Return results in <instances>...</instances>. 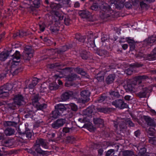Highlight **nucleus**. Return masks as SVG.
Segmentation results:
<instances>
[{"label":"nucleus","mask_w":156,"mask_h":156,"mask_svg":"<svg viewBox=\"0 0 156 156\" xmlns=\"http://www.w3.org/2000/svg\"><path fill=\"white\" fill-rule=\"evenodd\" d=\"M48 143L46 140L42 138L37 139L34 146V148L38 153L42 155L48 154V152L42 150L40 147V145L45 149L48 148Z\"/></svg>","instance_id":"nucleus-1"},{"label":"nucleus","mask_w":156,"mask_h":156,"mask_svg":"<svg viewBox=\"0 0 156 156\" xmlns=\"http://www.w3.org/2000/svg\"><path fill=\"white\" fill-rule=\"evenodd\" d=\"M110 5L107 3L103 4L99 8L103 11L106 12H110L111 11H114L117 8V0H110Z\"/></svg>","instance_id":"nucleus-2"},{"label":"nucleus","mask_w":156,"mask_h":156,"mask_svg":"<svg viewBox=\"0 0 156 156\" xmlns=\"http://www.w3.org/2000/svg\"><path fill=\"white\" fill-rule=\"evenodd\" d=\"M77 123L79 125V127L87 128L90 131H94L96 129V127H94L87 118H83V119L79 118Z\"/></svg>","instance_id":"nucleus-3"},{"label":"nucleus","mask_w":156,"mask_h":156,"mask_svg":"<svg viewBox=\"0 0 156 156\" xmlns=\"http://www.w3.org/2000/svg\"><path fill=\"white\" fill-rule=\"evenodd\" d=\"M24 51L21 55V60L29 61L30 58L33 57L34 51L30 46H26L24 48Z\"/></svg>","instance_id":"nucleus-4"},{"label":"nucleus","mask_w":156,"mask_h":156,"mask_svg":"<svg viewBox=\"0 0 156 156\" xmlns=\"http://www.w3.org/2000/svg\"><path fill=\"white\" fill-rule=\"evenodd\" d=\"M13 86L10 83H7L0 87V98H4L9 96V91L12 89Z\"/></svg>","instance_id":"nucleus-5"},{"label":"nucleus","mask_w":156,"mask_h":156,"mask_svg":"<svg viewBox=\"0 0 156 156\" xmlns=\"http://www.w3.org/2000/svg\"><path fill=\"white\" fill-rule=\"evenodd\" d=\"M125 41H126L129 44L130 51H133L135 49L136 42L134 40L133 37H127L125 38L121 37L119 42H124Z\"/></svg>","instance_id":"nucleus-6"},{"label":"nucleus","mask_w":156,"mask_h":156,"mask_svg":"<svg viewBox=\"0 0 156 156\" xmlns=\"http://www.w3.org/2000/svg\"><path fill=\"white\" fill-rule=\"evenodd\" d=\"M90 94V92L88 90H82L81 92L80 95L82 103H85L89 101Z\"/></svg>","instance_id":"nucleus-7"},{"label":"nucleus","mask_w":156,"mask_h":156,"mask_svg":"<svg viewBox=\"0 0 156 156\" xmlns=\"http://www.w3.org/2000/svg\"><path fill=\"white\" fill-rule=\"evenodd\" d=\"M77 77V75L74 73H72L68 75L67 77L68 81L66 83V86L67 87H70L73 86H75L76 84L72 81L75 80Z\"/></svg>","instance_id":"nucleus-8"},{"label":"nucleus","mask_w":156,"mask_h":156,"mask_svg":"<svg viewBox=\"0 0 156 156\" xmlns=\"http://www.w3.org/2000/svg\"><path fill=\"white\" fill-rule=\"evenodd\" d=\"M13 100L18 107L23 106L25 104L24 98L22 95L20 94L15 95L13 98Z\"/></svg>","instance_id":"nucleus-9"},{"label":"nucleus","mask_w":156,"mask_h":156,"mask_svg":"<svg viewBox=\"0 0 156 156\" xmlns=\"http://www.w3.org/2000/svg\"><path fill=\"white\" fill-rule=\"evenodd\" d=\"M78 14L79 16L83 18L86 19L89 21H93V20L90 19L91 17L90 13L86 10H80L79 11Z\"/></svg>","instance_id":"nucleus-10"},{"label":"nucleus","mask_w":156,"mask_h":156,"mask_svg":"<svg viewBox=\"0 0 156 156\" xmlns=\"http://www.w3.org/2000/svg\"><path fill=\"white\" fill-rule=\"evenodd\" d=\"M65 122V119H58L52 123L51 126L53 128L57 129L63 126Z\"/></svg>","instance_id":"nucleus-11"},{"label":"nucleus","mask_w":156,"mask_h":156,"mask_svg":"<svg viewBox=\"0 0 156 156\" xmlns=\"http://www.w3.org/2000/svg\"><path fill=\"white\" fill-rule=\"evenodd\" d=\"M134 83H128L126 86L124 87L126 91H134L136 90L135 89L137 88L139 86L137 85V82L134 81Z\"/></svg>","instance_id":"nucleus-12"},{"label":"nucleus","mask_w":156,"mask_h":156,"mask_svg":"<svg viewBox=\"0 0 156 156\" xmlns=\"http://www.w3.org/2000/svg\"><path fill=\"white\" fill-rule=\"evenodd\" d=\"M55 109H56L58 112L61 115H66L67 109L63 104H59L55 106Z\"/></svg>","instance_id":"nucleus-13"},{"label":"nucleus","mask_w":156,"mask_h":156,"mask_svg":"<svg viewBox=\"0 0 156 156\" xmlns=\"http://www.w3.org/2000/svg\"><path fill=\"white\" fill-rule=\"evenodd\" d=\"M93 122L96 127L102 128L104 126V120L100 117H94Z\"/></svg>","instance_id":"nucleus-14"},{"label":"nucleus","mask_w":156,"mask_h":156,"mask_svg":"<svg viewBox=\"0 0 156 156\" xmlns=\"http://www.w3.org/2000/svg\"><path fill=\"white\" fill-rule=\"evenodd\" d=\"M74 96V93L73 91L68 90L62 94L61 96V99L62 101H66Z\"/></svg>","instance_id":"nucleus-15"},{"label":"nucleus","mask_w":156,"mask_h":156,"mask_svg":"<svg viewBox=\"0 0 156 156\" xmlns=\"http://www.w3.org/2000/svg\"><path fill=\"white\" fill-rule=\"evenodd\" d=\"M143 118L148 126L155 128L156 124L154 120L151 117L147 115H144Z\"/></svg>","instance_id":"nucleus-16"},{"label":"nucleus","mask_w":156,"mask_h":156,"mask_svg":"<svg viewBox=\"0 0 156 156\" xmlns=\"http://www.w3.org/2000/svg\"><path fill=\"white\" fill-rule=\"evenodd\" d=\"M94 42V37L92 34L90 33V35L88 36L87 41L86 42L87 46L89 48L90 47L94 48L95 47Z\"/></svg>","instance_id":"nucleus-17"},{"label":"nucleus","mask_w":156,"mask_h":156,"mask_svg":"<svg viewBox=\"0 0 156 156\" xmlns=\"http://www.w3.org/2000/svg\"><path fill=\"white\" fill-rule=\"evenodd\" d=\"M7 53L9 54V56L13 57V59H16V60L21 59V55L20 52L18 51H16L14 53V51L11 50L9 51H7Z\"/></svg>","instance_id":"nucleus-18"},{"label":"nucleus","mask_w":156,"mask_h":156,"mask_svg":"<svg viewBox=\"0 0 156 156\" xmlns=\"http://www.w3.org/2000/svg\"><path fill=\"white\" fill-rule=\"evenodd\" d=\"M156 41V36L152 35L145 39L144 42V44H146V46L149 45L151 46L152 45L151 44L155 43Z\"/></svg>","instance_id":"nucleus-19"},{"label":"nucleus","mask_w":156,"mask_h":156,"mask_svg":"<svg viewBox=\"0 0 156 156\" xmlns=\"http://www.w3.org/2000/svg\"><path fill=\"white\" fill-rule=\"evenodd\" d=\"M139 88L142 90L138 93V96L141 98L145 97L147 94L148 92V89L146 87H143L140 86H139Z\"/></svg>","instance_id":"nucleus-20"},{"label":"nucleus","mask_w":156,"mask_h":156,"mask_svg":"<svg viewBox=\"0 0 156 156\" xmlns=\"http://www.w3.org/2000/svg\"><path fill=\"white\" fill-rule=\"evenodd\" d=\"M28 129L25 126H21L19 127L18 132L22 136L21 138L22 139H25V133Z\"/></svg>","instance_id":"nucleus-21"},{"label":"nucleus","mask_w":156,"mask_h":156,"mask_svg":"<svg viewBox=\"0 0 156 156\" xmlns=\"http://www.w3.org/2000/svg\"><path fill=\"white\" fill-rule=\"evenodd\" d=\"M23 69V66H20L18 67H15L13 69H10V72L13 76L17 75L19 73L22 72Z\"/></svg>","instance_id":"nucleus-22"},{"label":"nucleus","mask_w":156,"mask_h":156,"mask_svg":"<svg viewBox=\"0 0 156 156\" xmlns=\"http://www.w3.org/2000/svg\"><path fill=\"white\" fill-rule=\"evenodd\" d=\"M93 108L95 110H97V111L98 112H103L105 113H109L112 110L111 108H100L94 106Z\"/></svg>","instance_id":"nucleus-23"},{"label":"nucleus","mask_w":156,"mask_h":156,"mask_svg":"<svg viewBox=\"0 0 156 156\" xmlns=\"http://www.w3.org/2000/svg\"><path fill=\"white\" fill-rule=\"evenodd\" d=\"M149 77L148 76L146 75H139L137 76L134 77V80L136 82H137L139 84L141 83V81L147 79H148Z\"/></svg>","instance_id":"nucleus-24"},{"label":"nucleus","mask_w":156,"mask_h":156,"mask_svg":"<svg viewBox=\"0 0 156 156\" xmlns=\"http://www.w3.org/2000/svg\"><path fill=\"white\" fill-rule=\"evenodd\" d=\"M33 107L32 105H30L26 106V109H27V114L25 115V117L27 118L30 117L33 113H34V111L32 110Z\"/></svg>","instance_id":"nucleus-25"},{"label":"nucleus","mask_w":156,"mask_h":156,"mask_svg":"<svg viewBox=\"0 0 156 156\" xmlns=\"http://www.w3.org/2000/svg\"><path fill=\"white\" fill-rule=\"evenodd\" d=\"M31 99L33 105L37 103L38 101L41 98L40 94H33L31 96Z\"/></svg>","instance_id":"nucleus-26"},{"label":"nucleus","mask_w":156,"mask_h":156,"mask_svg":"<svg viewBox=\"0 0 156 156\" xmlns=\"http://www.w3.org/2000/svg\"><path fill=\"white\" fill-rule=\"evenodd\" d=\"M80 55L82 58L85 60H87L90 57V53L85 50L81 51Z\"/></svg>","instance_id":"nucleus-27"},{"label":"nucleus","mask_w":156,"mask_h":156,"mask_svg":"<svg viewBox=\"0 0 156 156\" xmlns=\"http://www.w3.org/2000/svg\"><path fill=\"white\" fill-rule=\"evenodd\" d=\"M16 59H13L12 62H11V66H10L11 69H13L15 67H18L21 66V62H23L22 61L21 62V61H15Z\"/></svg>","instance_id":"nucleus-28"},{"label":"nucleus","mask_w":156,"mask_h":156,"mask_svg":"<svg viewBox=\"0 0 156 156\" xmlns=\"http://www.w3.org/2000/svg\"><path fill=\"white\" fill-rule=\"evenodd\" d=\"M127 104L125 103L123 100L118 99V108L121 109L127 108Z\"/></svg>","instance_id":"nucleus-29"},{"label":"nucleus","mask_w":156,"mask_h":156,"mask_svg":"<svg viewBox=\"0 0 156 156\" xmlns=\"http://www.w3.org/2000/svg\"><path fill=\"white\" fill-rule=\"evenodd\" d=\"M15 130L14 129L11 127H8L4 130V133L5 136H10L14 134Z\"/></svg>","instance_id":"nucleus-30"},{"label":"nucleus","mask_w":156,"mask_h":156,"mask_svg":"<svg viewBox=\"0 0 156 156\" xmlns=\"http://www.w3.org/2000/svg\"><path fill=\"white\" fill-rule=\"evenodd\" d=\"M95 53L100 56H106L108 55L109 53L104 49H97Z\"/></svg>","instance_id":"nucleus-31"},{"label":"nucleus","mask_w":156,"mask_h":156,"mask_svg":"<svg viewBox=\"0 0 156 156\" xmlns=\"http://www.w3.org/2000/svg\"><path fill=\"white\" fill-rule=\"evenodd\" d=\"M37 110H41L43 111V110L47 108V104L44 103L42 104H40L39 103H37L35 105L34 104Z\"/></svg>","instance_id":"nucleus-32"},{"label":"nucleus","mask_w":156,"mask_h":156,"mask_svg":"<svg viewBox=\"0 0 156 156\" xmlns=\"http://www.w3.org/2000/svg\"><path fill=\"white\" fill-rule=\"evenodd\" d=\"M115 77V76L114 74L109 75L106 79V83L108 84L112 83L114 80Z\"/></svg>","instance_id":"nucleus-33"},{"label":"nucleus","mask_w":156,"mask_h":156,"mask_svg":"<svg viewBox=\"0 0 156 156\" xmlns=\"http://www.w3.org/2000/svg\"><path fill=\"white\" fill-rule=\"evenodd\" d=\"M107 13L103 11H100L99 15L101 19L105 20L107 18L110 16V13Z\"/></svg>","instance_id":"nucleus-34"},{"label":"nucleus","mask_w":156,"mask_h":156,"mask_svg":"<svg viewBox=\"0 0 156 156\" xmlns=\"http://www.w3.org/2000/svg\"><path fill=\"white\" fill-rule=\"evenodd\" d=\"M101 41L103 43V44L106 45V44H109V38L108 36L106 35H104L101 38Z\"/></svg>","instance_id":"nucleus-35"},{"label":"nucleus","mask_w":156,"mask_h":156,"mask_svg":"<svg viewBox=\"0 0 156 156\" xmlns=\"http://www.w3.org/2000/svg\"><path fill=\"white\" fill-rule=\"evenodd\" d=\"M18 123L16 122L12 121H5L4 122V125L5 126H13L16 127Z\"/></svg>","instance_id":"nucleus-36"},{"label":"nucleus","mask_w":156,"mask_h":156,"mask_svg":"<svg viewBox=\"0 0 156 156\" xmlns=\"http://www.w3.org/2000/svg\"><path fill=\"white\" fill-rule=\"evenodd\" d=\"M9 56V54L6 52L2 51L0 54V60L2 61H5Z\"/></svg>","instance_id":"nucleus-37"},{"label":"nucleus","mask_w":156,"mask_h":156,"mask_svg":"<svg viewBox=\"0 0 156 156\" xmlns=\"http://www.w3.org/2000/svg\"><path fill=\"white\" fill-rule=\"evenodd\" d=\"M33 134V133L31 132L29 129H28L25 133V138L26 137L29 140L33 139L32 136Z\"/></svg>","instance_id":"nucleus-38"},{"label":"nucleus","mask_w":156,"mask_h":156,"mask_svg":"<svg viewBox=\"0 0 156 156\" xmlns=\"http://www.w3.org/2000/svg\"><path fill=\"white\" fill-rule=\"evenodd\" d=\"M65 65L56 63L54 64H50L48 65V67L50 69L56 68L57 67H60L62 66H64Z\"/></svg>","instance_id":"nucleus-39"},{"label":"nucleus","mask_w":156,"mask_h":156,"mask_svg":"<svg viewBox=\"0 0 156 156\" xmlns=\"http://www.w3.org/2000/svg\"><path fill=\"white\" fill-rule=\"evenodd\" d=\"M3 144H5L4 146L5 147H10L13 144V139H9L6 140L3 142Z\"/></svg>","instance_id":"nucleus-40"},{"label":"nucleus","mask_w":156,"mask_h":156,"mask_svg":"<svg viewBox=\"0 0 156 156\" xmlns=\"http://www.w3.org/2000/svg\"><path fill=\"white\" fill-rule=\"evenodd\" d=\"M50 6L52 10H58L61 7V5L60 4H56L55 3H51Z\"/></svg>","instance_id":"nucleus-41"},{"label":"nucleus","mask_w":156,"mask_h":156,"mask_svg":"<svg viewBox=\"0 0 156 156\" xmlns=\"http://www.w3.org/2000/svg\"><path fill=\"white\" fill-rule=\"evenodd\" d=\"M59 86L56 84V82L51 83L49 85V88L51 90H56L58 89Z\"/></svg>","instance_id":"nucleus-42"},{"label":"nucleus","mask_w":156,"mask_h":156,"mask_svg":"<svg viewBox=\"0 0 156 156\" xmlns=\"http://www.w3.org/2000/svg\"><path fill=\"white\" fill-rule=\"evenodd\" d=\"M146 60L149 61L154 60L156 59V55H155L151 52L150 54H148L146 56Z\"/></svg>","instance_id":"nucleus-43"},{"label":"nucleus","mask_w":156,"mask_h":156,"mask_svg":"<svg viewBox=\"0 0 156 156\" xmlns=\"http://www.w3.org/2000/svg\"><path fill=\"white\" fill-rule=\"evenodd\" d=\"M16 104L14 101L12 103H8L7 104V107L11 110H15L16 108Z\"/></svg>","instance_id":"nucleus-44"},{"label":"nucleus","mask_w":156,"mask_h":156,"mask_svg":"<svg viewBox=\"0 0 156 156\" xmlns=\"http://www.w3.org/2000/svg\"><path fill=\"white\" fill-rule=\"evenodd\" d=\"M122 153L124 156H132L134 155L133 152L131 150H125L123 151Z\"/></svg>","instance_id":"nucleus-45"},{"label":"nucleus","mask_w":156,"mask_h":156,"mask_svg":"<svg viewBox=\"0 0 156 156\" xmlns=\"http://www.w3.org/2000/svg\"><path fill=\"white\" fill-rule=\"evenodd\" d=\"M75 70L79 74H80L82 75L85 76L86 73L82 68L77 67L75 69Z\"/></svg>","instance_id":"nucleus-46"},{"label":"nucleus","mask_w":156,"mask_h":156,"mask_svg":"<svg viewBox=\"0 0 156 156\" xmlns=\"http://www.w3.org/2000/svg\"><path fill=\"white\" fill-rule=\"evenodd\" d=\"M69 108L73 111L76 112L78 110V108L76 104L73 103H71L69 105Z\"/></svg>","instance_id":"nucleus-47"},{"label":"nucleus","mask_w":156,"mask_h":156,"mask_svg":"<svg viewBox=\"0 0 156 156\" xmlns=\"http://www.w3.org/2000/svg\"><path fill=\"white\" fill-rule=\"evenodd\" d=\"M31 1H24L22 2V4H23V6H22V8L27 9H29L31 5L30 4V2Z\"/></svg>","instance_id":"nucleus-48"},{"label":"nucleus","mask_w":156,"mask_h":156,"mask_svg":"<svg viewBox=\"0 0 156 156\" xmlns=\"http://www.w3.org/2000/svg\"><path fill=\"white\" fill-rule=\"evenodd\" d=\"M74 129L73 127L68 128L67 127H65L63 128L62 131L65 133L72 132L73 130Z\"/></svg>","instance_id":"nucleus-49"},{"label":"nucleus","mask_w":156,"mask_h":156,"mask_svg":"<svg viewBox=\"0 0 156 156\" xmlns=\"http://www.w3.org/2000/svg\"><path fill=\"white\" fill-rule=\"evenodd\" d=\"M107 97L105 94H102L100 97H99L97 101L99 102H102L105 100L107 99Z\"/></svg>","instance_id":"nucleus-50"},{"label":"nucleus","mask_w":156,"mask_h":156,"mask_svg":"<svg viewBox=\"0 0 156 156\" xmlns=\"http://www.w3.org/2000/svg\"><path fill=\"white\" fill-rule=\"evenodd\" d=\"M155 131L154 128H150L148 129V135L151 136H154V134Z\"/></svg>","instance_id":"nucleus-51"},{"label":"nucleus","mask_w":156,"mask_h":156,"mask_svg":"<svg viewBox=\"0 0 156 156\" xmlns=\"http://www.w3.org/2000/svg\"><path fill=\"white\" fill-rule=\"evenodd\" d=\"M50 30L53 32H56L59 30V27L58 25H57V26H51L50 27Z\"/></svg>","instance_id":"nucleus-52"},{"label":"nucleus","mask_w":156,"mask_h":156,"mask_svg":"<svg viewBox=\"0 0 156 156\" xmlns=\"http://www.w3.org/2000/svg\"><path fill=\"white\" fill-rule=\"evenodd\" d=\"M66 140L68 142L73 143V142L76 139L73 136H69L66 137Z\"/></svg>","instance_id":"nucleus-53"},{"label":"nucleus","mask_w":156,"mask_h":156,"mask_svg":"<svg viewBox=\"0 0 156 156\" xmlns=\"http://www.w3.org/2000/svg\"><path fill=\"white\" fill-rule=\"evenodd\" d=\"M99 5L98 3H94L90 7L91 9L93 10L97 11L98 9Z\"/></svg>","instance_id":"nucleus-54"},{"label":"nucleus","mask_w":156,"mask_h":156,"mask_svg":"<svg viewBox=\"0 0 156 156\" xmlns=\"http://www.w3.org/2000/svg\"><path fill=\"white\" fill-rule=\"evenodd\" d=\"M149 142L152 144H156V137H149Z\"/></svg>","instance_id":"nucleus-55"},{"label":"nucleus","mask_w":156,"mask_h":156,"mask_svg":"<svg viewBox=\"0 0 156 156\" xmlns=\"http://www.w3.org/2000/svg\"><path fill=\"white\" fill-rule=\"evenodd\" d=\"M58 111L56 109H55V110L52 112V117L54 118H56L58 117V116L60 115V114H59V113L58 112Z\"/></svg>","instance_id":"nucleus-56"},{"label":"nucleus","mask_w":156,"mask_h":156,"mask_svg":"<svg viewBox=\"0 0 156 156\" xmlns=\"http://www.w3.org/2000/svg\"><path fill=\"white\" fill-rule=\"evenodd\" d=\"M27 33L26 32L19 30V32H18L17 34L18 35L19 37L21 38L23 37L24 36H26L27 35Z\"/></svg>","instance_id":"nucleus-57"},{"label":"nucleus","mask_w":156,"mask_h":156,"mask_svg":"<svg viewBox=\"0 0 156 156\" xmlns=\"http://www.w3.org/2000/svg\"><path fill=\"white\" fill-rule=\"evenodd\" d=\"M146 150L145 148H141L140 150L138 155L141 156L143 155L146 153Z\"/></svg>","instance_id":"nucleus-58"},{"label":"nucleus","mask_w":156,"mask_h":156,"mask_svg":"<svg viewBox=\"0 0 156 156\" xmlns=\"http://www.w3.org/2000/svg\"><path fill=\"white\" fill-rule=\"evenodd\" d=\"M95 78L97 79L98 81L101 82L104 80V74H101V76H95Z\"/></svg>","instance_id":"nucleus-59"},{"label":"nucleus","mask_w":156,"mask_h":156,"mask_svg":"<svg viewBox=\"0 0 156 156\" xmlns=\"http://www.w3.org/2000/svg\"><path fill=\"white\" fill-rule=\"evenodd\" d=\"M109 94L112 96V98H117V92L115 91H111L109 92Z\"/></svg>","instance_id":"nucleus-60"},{"label":"nucleus","mask_w":156,"mask_h":156,"mask_svg":"<svg viewBox=\"0 0 156 156\" xmlns=\"http://www.w3.org/2000/svg\"><path fill=\"white\" fill-rule=\"evenodd\" d=\"M33 4L34 6L37 8H38L40 7V0H34L33 1Z\"/></svg>","instance_id":"nucleus-61"},{"label":"nucleus","mask_w":156,"mask_h":156,"mask_svg":"<svg viewBox=\"0 0 156 156\" xmlns=\"http://www.w3.org/2000/svg\"><path fill=\"white\" fill-rule=\"evenodd\" d=\"M71 69V68L70 67H66L65 68H63L62 69V74H64L67 72H69L70 71V70Z\"/></svg>","instance_id":"nucleus-62"},{"label":"nucleus","mask_w":156,"mask_h":156,"mask_svg":"<svg viewBox=\"0 0 156 156\" xmlns=\"http://www.w3.org/2000/svg\"><path fill=\"white\" fill-rule=\"evenodd\" d=\"M94 43L95 44V47L96 46H99V45L100 44L101 41L99 39L96 37V38H94Z\"/></svg>","instance_id":"nucleus-63"},{"label":"nucleus","mask_w":156,"mask_h":156,"mask_svg":"<svg viewBox=\"0 0 156 156\" xmlns=\"http://www.w3.org/2000/svg\"><path fill=\"white\" fill-rule=\"evenodd\" d=\"M126 122V124L128 125L129 127H133L134 126V124L130 119H128Z\"/></svg>","instance_id":"nucleus-64"}]
</instances>
